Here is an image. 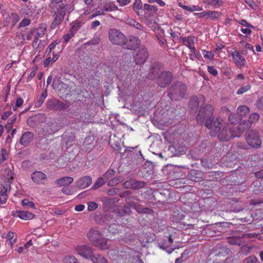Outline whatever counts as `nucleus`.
Here are the masks:
<instances>
[{"mask_svg": "<svg viewBox=\"0 0 263 263\" xmlns=\"http://www.w3.org/2000/svg\"><path fill=\"white\" fill-rule=\"evenodd\" d=\"M246 263H258L257 258L255 256H251L245 259Z\"/></svg>", "mask_w": 263, "mask_h": 263, "instance_id": "obj_55", "label": "nucleus"}, {"mask_svg": "<svg viewBox=\"0 0 263 263\" xmlns=\"http://www.w3.org/2000/svg\"><path fill=\"white\" fill-rule=\"evenodd\" d=\"M92 182L90 176H86L80 178L77 182V186L81 189H84L89 186Z\"/></svg>", "mask_w": 263, "mask_h": 263, "instance_id": "obj_17", "label": "nucleus"}, {"mask_svg": "<svg viewBox=\"0 0 263 263\" xmlns=\"http://www.w3.org/2000/svg\"><path fill=\"white\" fill-rule=\"evenodd\" d=\"M101 233L96 229H92L87 234L88 239L94 245L102 237Z\"/></svg>", "mask_w": 263, "mask_h": 263, "instance_id": "obj_16", "label": "nucleus"}, {"mask_svg": "<svg viewBox=\"0 0 263 263\" xmlns=\"http://www.w3.org/2000/svg\"><path fill=\"white\" fill-rule=\"evenodd\" d=\"M183 43V44L187 46L188 48H189L191 50L192 52L194 53V54L196 53V49H195L194 47V40H195V37L194 36H188V37H181L180 39Z\"/></svg>", "mask_w": 263, "mask_h": 263, "instance_id": "obj_18", "label": "nucleus"}, {"mask_svg": "<svg viewBox=\"0 0 263 263\" xmlns=\"http://www.w3.org/2000/svg\"><path fill=\"white\" fill-rule=\"evenodd\" d=\"M257 236V234L256 233H249L243 234L242 235V237L243 238H252L256 237Z\"/></svg>", "mask_w": 263, "mask_h": 263, "instance_id": "obj_58", "label": "nucleus"}, {"mask_svg": "<svg viewBox=\"0 0 263 263\" xmlns=\"http://www.w3.org/2000/svg\"><path fill=\"white\" fill-rule=\"evenodd\" d=\"M143 9L144 10L147 11V15L149 16L154 15L158 10L156 6L150 5L147 4L144 5Z\"/></svg>", "mask_w": 263, "mask_h": 263, "instance_id": "obj_27", "label": "nucleus"}, {"mask_svg": "<svg viewBox=\"0 0 263 263\" xmlns=\"http://www.w3.org/2000/svg\"><path fill=\"white\" fill-rule=\"evenodd\" d=\"M19 7L20 12L26 15H31L34 12V10L31 9V6H29V5L22 4Z\"/></svg>", "mask_w": 263, "mask_h": 263, "instance_id": "obj_29", "label": "nucleus"}, {"mask_svg": "<svg viewBox=\"0 0 263 263\" xmlns=\"http://www.w3.org/2000/svg\"><path fill=\"white\" fill-rule=\"evenodd\" d=\"M147 49L145 48H141L138 50L136 54L134 56L135 63L137 65H142L145 63L148 57Z\"/></svg>", "mask_w": 263, "mask_h": 263, "instance_id": "obj_8", "label": "nucleus"}, {"mask_svg": "<svg viewBox=\"0 0 263 263\" xmlns=\"http://www.w3.org/2000/svg\"><path fill=\"white\" fill-rule=\"evenodd\" d=\"M74 34H75L74 33H73L72 32H71V31L70 30L67 34L63 36L64 41L65 42H67L71 37H72L74 36Z\"/></svg>", "mask_w": 263, "mask_h": 263, "instance_id": "obj_57", "label": "nucleus"}, {"mask_svg": "<svg viewBox=\"0 0 263 263\" xmlns=\"http://www.w3.org/2000/svg\"><path fill=\"white\" fill-rule=\"evenodd\" d=\"M8 157V153L5 148H2L1 149V155L0 158V164L3 163V162L6 160Z\"/></svg>", "mask_w": 263, "mask_h": 263, "instance_id": "obj_44", "label": "nucleus"}, {"mask_svg": "<svg viewBox=\"0 0 263 263\" xmlns=\"http://www.w3.org/2000/svg\"><path fill=\"white\" fill-rule=\"evenodd\" d=\"M238 23L242 26H246L249 28H253L254 26L249 24L245 20H241L238 22Z\"/></svg>", "mask_w": 263, "mask_h": 263, "instance_id": "obj_63", "label": "nucleus"}, {"mask_svg": "<svg viewBox=\"0 0 263 263\" xmlns=\"http://www.w3.org/2000/svg\"><path fill=\"white\" fill-rule=\"evenodd\" d=\"M186 92V85L177 82L174 83L169 89L168 96L171 100H179L184 98Z\"/></svg>", "mask_w": 263, "mask_h": 263, "instance_id": "obj_2", "label": "nucleus"}, {"mask_svg": "<svg viewBox=\"0 0 263 263\" xmlns=\"http://www.w3.org/2000/svg\"><path fill=\"white\" fill-rule=\"evenodd\" d=\"M17 217L24 220L32 219L34 215L32 213L27 211H17Z\"/></svg>", "mask_w": 263, "mask_h": 263, "instance_id": "obj_26", "label": "nucleus"}, {"mask_svg": "<svg viewBox=\"0 0 263 263\" xmlns=\"http://www.w3.org/2000/svg\"><path fill=\"white\" fill-rule=\"evenodd\" d=\"M250 89V86L249 85H246L245 86L241 87L237 90V94L241 95L245 92L247 91Z\"/></svg>", "mask_w": 263, "mask_h": 263, "instance_id": "obj_54", "label": "nucleus"}, {"mask_svg": "<svg viewBox=\"0 0 263 263\" xmlns=\"http://www.w3.org/2000/svg\"><path fill=\"white\" fill-rule=\"evenodd\" d=\"M31 23V21L28 18H24L19 24L18 28L25 27L28 26Z\"/></svg>", "mask_w": 263, "mask_h": 263, "instance_id": "obj_52", "label": "nucleus"}, {"mask_svg": "<svg viewBox=\"0 0 263 263\" xmlns=\"http://www.w3.org/2000/svg\"><path fill=\"white\" fill-rule=\"evenodd\" d=\"M232 128L228 124H223L221 126L220 124L219 130L214 136H215L219 132L218 135L219 140L221 141H228L233 138L232 134Z\"/></svg>", "mask_w": 263, "mask_h": 263, "instance_id": "obj_6", "label": "nucleus"}, {"mask_svg": "<svg viewBox=\"0 0 263 263\" xmlns=\"http://www.w3.org/2000/svg\"><path fill=\"white\" fill-rule=\"evenodd\" d=\"M80 27L81 23L79 22L75 21L72 23L70 30L75 34Z\"/></svg>", "mask_w": 263, "mask_h": 263, "instance_id": "obj_41", "label": "nucleus"}, {"mask_svg": "<svg viewBox=\"0 0 263 263\" xmlns=\"http://www.w3.org/2000/svg\"><path fill=\"white\" fill-rule=\"evenodd\" d=\"M233 61L235 64L243 66L245 64L244 58L240 55L237 50H234L231 53Z\"/></svg>", "mask_w": 263, "mask_h": 263, "instance_id": "obj_19", "label": "nucleus"}, {"mask_svg": "<svg viewBox=\"0 0 263 263\" xmlns=\"http://www.w3.org/2000/svg\"><path fill=\"white\" fill-rule=\"evenodd\" d=\"M147 2L149 4L157 3L161 7L165 5V3L162 0H147Z\"/></svg>", "mask_w": 263, "mask_h": 263, "instance_id": "obj_62", "label": "nucleus"}, {"mask_svg": "<svg viewBox=\"0 0 263 263\" xmlns=\"http://www.w3.org/2000/svg\"><path fill=\"white\" fill-rule=\"evenodd\" d=\"M63 263H78L77 258L73 256H66L64 260Z\"/></svg>", "mask_w": 263, "mask_h": 263, "instance_id": "obj_43", "label": "nucleus"}, {"mask_svg": "<svg viewBox=\"0 0 263 263\" xmlns=\"http://www.w3.org/2000/svg\"><path fill=\"white\" fill-rule=\"evenodd\" d=\"M189 106L192 110H196L199 106V99L196 96L191 98L189 102Z\"/></svg>", "mask_w": 263, "mask_h": 263, "instance_id": "obj_31", "label": "nucleus"}, {"mask_svg": "<svg viewBox=\"0 0 263 263\" xmlns=\"http://www.w3.org/2000/svg\"><path fill=\"white\" fill-rule=\"evenodd\" d=\"M142 6L141 0H135L133 5V8L138 15H140L139 10L142 9Z\"/></svg>", "mask_w": 263, "mask_h": 263, "instance_id": "obj_33", "label": "nucleus"}, {"mask_svg": "<svg viewBox=\"0 0 263 263\" xmlns=\"http://www.w3.org/2000/svg\"><path fill=\"white\" fill-rule=\"evenodd\" d=\"M249 112L250 109L246 105L240 106L237 109V114L239 120H241L243 117H245Z\"/></svg>", "mask_w": 263, "mask_h": 263, "instance_id": "obj_25", "label": "nucleus"}, {"mask_svg": "<svg viewBox=\"0 0 263 263\" xmlns=\"http://www.w3.org/2000/svg\"><path fill=\"white\" fill-rule=\"evenodd\" d=\"M13 237L14 233L12 232H9L6 236L7 244L10 247H12L13 246V243H12V239Z\"/></svg>", "mask_w": 263, "mask_h": 263, "instance_id": "obj_45", "label": "nucleus"}, {"mask_svg": "<svg viewBox=\"0 0 263 263\" xmlns=\"http://www.w3.org/2000/svg\"><path fill=\"white\" fill-rule=\"evenodd\" d=\"M65 5L63 4L62 0H52L51 9L53 11L55 8H61Z\"/></svg>", "mask_w": 263, "mask_h": 263, "instance_id": "obj_38", "label": "nucleus"}, {"mask_svg": "<svg viewBox=\"0 0 263 263\" xmlns=\"http://www.w3.org/2000/svg\"><path fill=\"white\" fill-rule=\"evenodd\" d=\"M202 54L204 58L212 60L214 58V54L211 51H208L206 50H203Z\"/></svg>", "mask_w": 263, "mask_h": 263, "instance_id": "obj_48", "label": "nucleus"}, {"mask_svg": "<svg viewBox=\"0 0 263 263\" xmlns=\"http://www.w3.org/2000/svg\"><path fill=\"white\" fill-rule=\"evenodd\" d=\"M94 246L101 250H107L110 247V244L108 239L101 237Z\"/></svg>", "mask_w": 263, "mask_h": 263, "instance_id": "obj_23", "label": "nucleus"}, {"mask_svg": "<svg viewBox=\"0 0 263 263\" xmlns=\"http://www.w3.org/2000/svg\"><path fill=\"white\" fill-rule=\"evenodd\" d=\"M16 129H14L11 132V133L10 135H8L6 138V142L7 143H10L11 142L12 138H13L15 134Z\"/></svg>", "mask_w": 263, "mask_h": 263, "instance_id": "obj_59", "label": "nucleus"}, {"mask_svg": "<svg viewBox=\"0 0 263 263\" xmlns=\"http://www.w3.org/2000/svg\"><path fill=\"white\" fill-rule=\"evenodd\" d=\"M115 174V172L114 170L109 169L102 176L105 179V181L110 179Z\"/></svg>", "mask_w": 263, "mask_h": 263, "instance_id": "obj_42", "label": "nucleus"}, {"mask_svg": "<svg viewBox=\"0 0 263 263\" xmlns=\"http://www.w3.org/2000/svg\"><path fill=\"white\" fill-rule=\"evenodd\" d=\"M214 108L213 105L206 104L204 106H201L196 116L197 122L199 125H202L204 122L205 127L210 129L211 136H214L219 130L220 122L218 119L214 121L213 113Z\"/></svg>", "mask_w": 263, "mask_h": 263, "instance_id": "obj_1", "label": "nucleus"}, {"mask_svg": "<svg viewBox=\"0 0 263 263\" xmlns=\"http://www.w3.org/2000/svg\"><path fill=\"white\" fill-rule=\"evenodd\" d=\"M98 207V204L95 202H89L88 203L87 210L89 211L95 210Z\"/></svg>", "mask_w": 263, "mask_h": 263, "instance_id": "obj_50", "label": "nucleus"}, {"mask_svg": "<svg viewBox=\"0 0 263 263\" xmlns=\"http://www.w3.org/2000/svg\"><path fill=\"white\" fill-rule=\"evenodd\" d=\"M33 139V134L31 132H26L22 136L20 142L23 145H26Z\"/></svg>", "mask_w": 263, "mask_h": 263, "instance_id": "obj_22", "label": "nucleus"}, {"mask_svg": "<svg viewBox=\"0 0 263 263\" xmlns=\"http://www.w3.org/2000/svg\"><path fill=\"white\" fill-rule=\"evenodd\" d=\"M254 176L258 179H263V168L258 171L255 172L254 173Z\"/></svg>", "mask_w": 263, "mask_h": 263, "instance_id": "obj_61", "label": "nucleus"}, {"mask_svg": "<svg viewBox=\"0 0 263 263\" xmlns=\"http://www.w3.org/2000/svg\"><path fill=\"white\" fill-rule=\"evenodd\" d=\"M145 185L144 182L137 181L135 179L127 180L123 183V186L126 189H132L137 190L143 188Z\"/></svg>", "mask_w": 263, "mask_h": 263, "instance_id": "obj_13", "label": "nucleus"}, {"mask_svg": "<svg viewBox=\"0 0 263 263\" xmlns=\"http://www.w3.org/2000/svg\"><path fill=\"white\" fill-rule=\"evenodd\" d=\"M123 213L125 215H130L132 213V211L130 209V206L128 205H124L122 210Z\"/></svg>", "mask_w": 263, "mask_h": 263, "instance_id": "obj_60", "label": "nucleus"}, {"mask_svg": "<svg viewBox=\"0 0 263 263\" xmlns=\"http://www.w3.org/2000/svg\"><path fill=\"white\" fill-rule=\"evenodd\" d=\"M49 109L54 110H61L68 107V105L63 102L56 100H49L47 103Z\"/></svg>", "mask_w": 263, "mask_h": 263, "instance_id": "obj_11", "label": "nucleus"}, {"mask_svg": "<svg viewBox=\"0 0 263 263\" xmlns=\"http://www.w3.org/2000/svg\"><path fill=\"white\" fill-rule=\"evenodd\" d=\"M259 115L256 112H254L250 115L248 120H244L245 124H246V128H251L252 123L257 122L259 119Z\"/></svg>", "mask_w": 263, "mask_h": 263, "instance_id": "obj_24", "label": "nucleus"}, {"mask_svg": "<svg viewBox=\"0 0 263 263\" xmlns=\"http://www.w3.org/2000/svg\"><path fill=\"white\" fill-rule=\"evenodd\" d=\"M47 97V92L44 90L38 98L37 101L35 103V106L36 107H40L44 102L45 99Z\"/></svg>", "mask_w": 263, "mask_h": 263, "instance_id": "obj_36", "label": "nucleus"}, {"mask_svg": "<svg viewBox=\"0 0 263 263\" xmlns=\"http://www.w3.org/2000/svg\"><path fill=\"white\" fill-rule=\"evenodd\" d=\"M71 8L70 5H65L61 8L57 9V12L55 11V14L53 15L54 20L51 23V28L52 29H55L58 25H59L63 21L64 16L66 14V11Z\"/></svg>", "mask_w": 263, "mask_h": 263, "instance_id": "obj_5", "label": "nucleus"}, {"mask_svg": "<svg viewBox=\"0 0 263 263\" xmlns=\"http://www.w3.org/2000/svg\"><path fill=\"white\" fill-rule=\"evenodd\" d=\"M22 204L24 206L34 208L35 204L32 201H30L28 199H25L22 200Z\"/></svg>", "mask_w": 263, "mask_h": 263, "instance_id": "obj_47", "label": "nucleus"}, {"mask_svg": "<svg viewBox=\"0 0 263 263\" xmlns=\"http://www.w3.org/2000/svg\"><path fill=\"white\" fill-rule=\"evenodd\" d=\"M117 9V7L112 2L106 3L103 5L104 11H112Z\"/></svg>", "mask_w": 263, "mask_h": 263, "instance_id": "obj_34", "label": "nucleus"}, {"mask_svg": "<svg viewBox=\"0 0 263 263\" xmlns=\"http://www.w3.org/2000/svg\"><path fill=\"white\" fill-rule=\"evenodd\" d=\"M31 178L33 182L36 184H44L47 179L46 175L41 171L33 172L31 175Z\"/></svg>", "mask_w": 263, "mask_h": 263, "instance_id": "obj_12", "label": "nucleus"}, {"mask_svg": "<svg viewBox=\"0 0 263 263\" xmlns=\"http://www.w3.org/2000/svg\"><path fill=\"white\" fill-rule=\"evenodd\" d=\"M122 181V178L120 177H116L110 179L107 185L109 186H113L118 184Z\"/></svg>", "mask_w": 263, "mask_h": 263, "instance_id": "obj_37", "label": "nucleus"}, {"mask_svg": "<svg viewBox=\"0 0 263 263\" xmlns=\"http://www.w3.org/2000/svg\"><path fill=\"white\" fill-rule=\"evenodd\" d=\"M179 6L181 7L182 8H183L184 10H185L186 11L192 12L194 11H199V10L197 8V7L195 6H193L192 7H189L186 5H183L181 4H179Z\"/></svg>", "mask_w": 263, "mask_h": 263, "instance_id": "obj_46", "label": "nucleus"}, {"mask_svg": "<svg viewBox=\"0 0 263 263\" xmlns=\"http://www.w3.org/2000/svg\"><path fill=\"white\" fill-rule=\"evenodd\" d=\"M198 17H205L206 20H215L217 19L219 16V13L215 11H204L200 13L195 14Z\"/></svg>", "mask_w": 263, "mask_h": 263, "instance_id": "obj_14", "label": "nucleus"}, {"mask_svg": "<svg viewBox=\"0 0 263 263\" xmlns=\"http://www.w3.org/2000/svg\"><path fill=\"white\" fill-rule=\"evenodd\" d=\"M246 140L248 145L252 148H258L261 147L262 141L259 133L255 130H251L246 134Z\"/></svg>", "mask_w": 263, "mask_h": 263, "instance_id": "obj_4", "label": "nucleus"}, {"mask_svg": "<svg viewBox=\"0 0 263 263\" xmlns=\"http://www.w3.org/2000/svg\"><path fill=\"white\" fill-rule=\"evenodd\" d=\"M231 127L232 128V134L233 135V138L239 137L242 133H243L246 129H248L250 128H246V124H245V121L242 123L238 124L237 126L236 125H232Z\"/></svg>", "mask_w": 263, "mask_h": 263, "instance_id": "obj_15", "label": "nucleus"}, {"mask_svg": "<svg viewBox=\"0 0 263 263\" xmlns=\"http://www.w3.org/2000/svg\"><path fill=\"white\" fill-rule=\"evenodd\" d=\"M7 194L3 192H0V203L1 204H4L7 201Z\"/></svg>", "mask_w": 263, "mask_h": 263, "instance_id": "obj_56", "label": "nucleus"}, {"mask_svg": "<svg viewBox=\"0 0 263 263\" xmlns=\"http://www.w3.org/2000/svg\"><path fill=\"white\" fill-rule=\"evenodd\" d=\"M78 253L81 256L86 258L90 259L93 254L92 248L87 245H82L78 246L76 248Z\"/></svg>", "mask_w": 263, "mask_h": 263, "instance_id": "obj_9", "label": "nucleus"}, {"mask_svg": "<svg viewBox=\"0 0 263 263\" xmlns=\"http://www.w3.org/2000/svg\"><path fill=\"white\" fill-rule=\"evenodd\" d=\"M90 260L93 263H108L107 259L103 256L99 254H93Z\"/></svg>", "mask_w": 263, "mask_h": 263, "instance_id": "obj_30", "label": "nucleus"}, {"mask_svg": "<svg viewBox=\"0 0 263 263\" xmlns=\"http://www.w3.org/2000/svg\"><path fill=\"white\" fill-rule=\"evenodd\" d=\"M109 41L113 45L123 46L127 42V37L119 30L111 28L108 31Z\"/></svg>", "mask_w": 263, "mask_h": 263, "instance_id": "obj_3", "label": "nucleus"}, {"mask_svg": "<svg viewBox=\"0 0 263 263\" xmlns=\"http://www.w3.org/2000/svg\"><path fill=\"white\" fill-rule=\"evenodd\" d=\"M73 181V178L71 177H64L57 179L55 183L60 186H68L69 184L72 183Z\"/></svg>", "mask_w": 263, "mask_h": 263, "instance_id": "obj_21", "label": "nucleus"}, {"mask_svg": "<svg viewBox=\"0 0 263 263\" xmlns=\"http://www.w3.org/2000/svg\"><path fill=\"white\" fill-rule=\"evenodd\" d=\"M250 159L251 162L256 163L260 160V157L258 154L256 153L251 155Z\"/></svg>", "mask_w": 263, "mask_h": 263, "instance_id": "obj_53", "label": "nucleus"}, {"mask_svg": "<svg viewBox=\"0 0 263 263\" xmlns=\"http://www.w3.org/2000/svg\"><path fill=\"white\" fill-rule=\"evenodd\" d=\"M46 30V25H43L41 26H40L39 28H37L36 34L39 37H41L45 34Z\"/></svg>", "mask_w": 263, "mask_h": 263, "instance_id": "obj_40", "label": "nucleus"}, {"mask_svg": "<svg viewBox=\"0 0 263 263\" xmlns=\"http://www.w3.org/2000/svg\"><path fill=\"white\" fill-rule=\"evenodd\" d=\"M209 4L215 7L218 8L222 5L223 2L222 0H211V2L209 3Z\"/></svg>", "mask_w": 263, "mask_h": 263, "instance_id": "obj_49", "label": "nucleus"}, {"mask_svg": "<svg viewBox=\"0 0 263 263\" xmlns=\"http://www.w3.org/2000/svg\"><path fill=\"white\" fill-rule=\"evenodd\" d=\"M240 120H241L239 119L238 116L237 115V116L236 117V115L234 113L231 112L229 116V121L232 125L238 123V121Z\"/></svg>", "mask_w": 263, "mask_h": 263, "instance_id": "obj_39", "label": "nucleus"}, {"mask_svg": "<svg viewBox=\"0 0 263 263\" xmlns=\"http://www.w3.org/2000/svg\"><path fill=\"white\" fill-rule=\"evenodd\" d=\"M16 118L14 116H13L11 119V121L7 123V124L5 126L6 129L9 132L12 128V126L13 123L15 121Z\"/></svg>", "mask_w": 263, "mask_h": 263, "instance_id": "obj_51", "label": "nucleus"}, {"mask_svg": "<svg viewBox=\"0 0 263 263\" xmlns=\"http://www.w3.org/2000/svg\"><path fill=\"white\" fill-rule=\"evenodd\" d=\"M105 179L103 177H101L98 178V179L94 183L92 188L93 189H97L100 187L102 186L105 183Z\"/></svg>", "mask_w": 263, "mask_h": 263, "instance_id": "obj_35", "label": "nucleus"}, {"mask_svg": "<svg viewBox=\"0 0 263 263\" xmlns=\"http://www.w3.org/2000/svg\"><path fill=\"white\" fill-rule=\"evenodd\" d=\"M188 176L190 180L195 182H199L202 178L203 174L201 172L195 170H192Z\"/></svg>", "mask_w": 263, "mask_h": 263, "instance_id": "obj_20", "label": "nucleus"}, {"mask_svg": "<svg viewBox=\"0 0 263 263\" xmlns=\"http://www.w3.org/2000/svg\"><path fill=\"white\" fill-rule=\"evenodd\" d=\"M139 200L134 196H129L125 198V202L128 204V205L131 208L134 209V208L137 205V203L136 201H138Z\"/></svg>", "mask_w": 263, "mask_h": 263, "instance_id": "obj_32", "label": "nucleus"}, {"mask_svg": "<svg viewBox=\"0 0 263 263\" xmlns=\"http://www.w3.org/2000/svg\"><path fill=\"white\" fill-rule=\"evenodd\" d=\"M134 209H135L138 213L140 214H152L153 213V210L152 209L144 207L142 205L138 204H137L136 206L134 208Z\"/></svg>", "mask_w": 263, "mask_h": 263, "instance_id": "obj_28", "label": "nucleus"}, {"mask_svg": "<svg viewBox=\"0 0 263 263\" xmlns=\"http://www.w3.org/2000/svg\"><path fill=\"white\" fill-rule=\"evenodd\" d=\"M257 107L258 108H263V97H261L259 98L257 102Z\"/></svg>", "mask_w": 263, "mask_h": 263, "instance_id": "obj_64", "label": "nucleus"}, {"mask_svg": "<svg viewBox=\"0 0 263 263\" xmlns=\"http://www.w3.org/2000/svg\"><path fill=\"white\" fill-rule=\"evenodd\" d=\"M141 45L140 40L137 36H130L127 38V42L124 45L127 49L135 50L138 48Z\"/></svg>", "mask_w": 263, "mask_h": 263, "instance_id": "obj_10", "label": "nucleus"}, {"mask_svg": "<svg viewBox=\"0 0 263 263\" xmlns=\"http://www.w3.org/2000/svg\"><path fill=\"white\" fill-rule=\"evenodd\" d=\"M173 74L170 71L162 72L158 77L157 83L161 87H166L171 82Z\"/></svg>", "mask_w": 263, "mask_h": 263, "instance_id": "obj_7", "label": "nucleus"}]
</instances>
